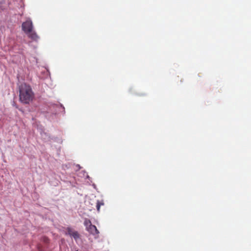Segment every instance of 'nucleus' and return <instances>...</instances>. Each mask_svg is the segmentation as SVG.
Returning <instances> with one entry per match:
<instances>
[{
  "label": "nucleus",
  "mask_w": 251,
  "mask_h": 251,
  "mask_svg": "<svg viewBox=\"0 0 251 251\" xmlns=\"http://www.w3.org/2000/svg\"><path fill=\"white\" fill-rule=\"evenodd\" d=\"M34 98V94L29 85L22 84L19 86V100L24 104H29Z\"/></svg>",
  "instance_id": "f257e3e1"
},
{
  "label": "nucleus",
  "mask_w": 251,
  "mask_h": 251,
  "mask_svg": "<svg viewBox=\"0 0 251 251\" xmlns=\"http://www.w3.org/2000/svg\"><path fill=\"white\" fill-rule=\"evenodd\" d=\"M23 30L27 34H29L33 29L32 23L30 20H27L22 24Z\"/></svg>",
  "instance_id": "f03ea898"
},
{
  "label": "nucleus",
  "mask_w": 251,
  "mask_h": 251,
  "mask_svg": "<svg viewBox=\"0 0 251 251\" xmlns=\"http://www.w3.org/2000/svg\"><path fill=\"white\" fill-rule=\"evenodd\" d=\"M86 230L91 234L93 235H96L99 233L98 230L97 229L96 226L94 225H91L88 228H86Z\"/></svg>",
  "instance_id": "7ed1b4c3"
},
{
  "label": "nucleus",
  "mask_w": 251,
  "mask_h": 251,
  "mask_svg": "<svg viewBox=\"0 0 251 251\" xmlns=\"http://www.w3.org/2000/svg\"><path fill=\"white\" fill-rule=\"evenodd\" d=\"M27 34L28 35V37L33 40L37 41L39 39V36L37 33L32 30L29 34Z\"/></svg>",
  "instance_id": "20e7f679"
},
{
  "label": "nucleus",
  "mask_w": 251,
  "mask_h": 251,
  "mask_svg": "<svg viewBox=\"0 0 251 251\" xmlns=\"http://www.w3.org/2000/svg\"><path fill=\"white\" fill-rule=\"evenodd\" d=\"M104 205L103 201H97L96 202V207L98 211H100V207L101 205Z\"/></svg>",
  "instance_id": "39448f33"
},
{
  "label": "nucleus",
  "mask_w": 251,
  "mask_h": 251,
  "mask_svg": "<svg viewBox=\"0 0 251 251\" xmlns=\"http://www.w3.org/2000/svg\"><path fill=\"white\" fill-rule=\"evenodd\" d=\"M66 231H67L66 234H68L70 236H72V235L73 234V233L75 231V230H73L71 227H67L66 228Z\"/></svg>",
  "instance_id": "423d86ee"
},
{
  "label": "nucleus",
  "mask_w": 251,
  "mask_h": 251,
  "mask_svg": "<svg viewBox=\"0 0 251 251\" xmlns=\"http://www.w3.org/2000/svg\"><path fill=\"white\" fill-rule=\"evenodd\" d=\"M66 231H67L66 234H68L70 236H72V235L73 234V233L75 231V230H73L71 227H67L66 228Z\"/></svg>",
  "instance_id": "0eeeda50"
},
{
  "label": "nucleus",
  "mask_w": 251,
  "mask_h": 251,
  "mask_svg": "<svg viewBox=\"0 0 251 251\" xmlns=\"http://www.w3.org/2000/svg\"><path fill=\"white\" fill-rule=\"evenodd\" d=\"M84 225L86 226V228H87L92 224L90 220L86 219L84 221Z\"/></svg>",
  "instance_id": "6e6552de"
},
{
  "label": "nucleus",
  "mask_w": 251,
  "mask_h": 251,
  "mask_svg": "<svg viewBox=\"0 0 251 251\" xmlns=\"http://www.w3.org/2000/svg\"><path fill=\"white\" fill-rule=\"evenodd\" d=\"M71 237H73L75 240H76L79 238L80 235L78 232L75 231V232L73 233V234Z\"/></svg>",
  "instance_id": "1a4fd4ad"
}]
</instances>
